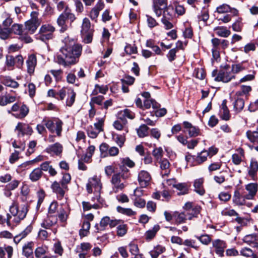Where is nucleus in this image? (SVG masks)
<instances>
[{
    "label": "nucleus",
    "instance_id": "obj_1",
    "mask_svg": "<svg viewBox=\"0 0 258 258\" xmlns=\"http://www.w3.org/2000/svg\"><path fill=\"white\" fill-rule=\"evenodd\" d=\"M61 54L57 57V63L64 67H69L77 63L81 55L82 47L72 40H66L64 45L60 50Z\"/></svg>",
    "mask_w": 258,
    "mask_h": 258
},
{
    "label": "nucleus",
    "instance_id": "obj_2",
    "mask_svg": "<svg viewBox=\"0 0 258 258\" xmlns=\"http://www.w3.org/2000/svg\"><path fill=\"white\" fill-rule=\"evenodd\" d=\"M121 167V172L114 174L111 179L112 191L117 193L122 190L126 185V180L130 178V173L128 169Z\"/></svg>",
    "mask_w": 258,
    "mask_h": 258
},
{
    "label": "nucleus",
    "instance_id": "obj_3",
    "mask_svg": "<svg viewBox=\"0 0 258 258\" xmlns=\"http://www.w3.org/2000/svg\"><path fill=\"white\" fill-rule=\"evenodd\" d=\"M86 188L89 193L94 192L95 196L92 198L93 201L95 202L96 201L99 203H103L104 200L100 196L102 184L100 182V179L97 177V176H94L89 179Z\"/></svg>",
    "mask_w": 258,
    "mask_h": 258
},
{
    "label": "nucleus",
    "instance_id": "obj_4",
    "mask_svg": "<svg viewBox=\"0 0 258 258\" xmlns=\"http://www.w3.org/2000/svg\"><path fill=\"white\" fill-rule=\"evenodd\" d=\"M9 211L14 218V221L18 223L25 218L28 212L27 205L25 204L19 206L17 203L13 202L10 207Z\"/></svg>",
    "mask_w": 258,
    "mask_h": 258
},
{
    "label": "nucleus",
    "instance_id": "obj_5",
    "mask_svg": "<svg viewBox=\"0 0 258 258\" xmlns=\"http://www.w3.org/2000/svg\"><path fill=\"white\" fill-rule=\"evenodd\" d=\"M76 19L75 15L72 13L71 10L69 8H66L63 12L59 15L56 20L57 25L60 28V31L64 32L68 30V26L66 23L67 20L72 23Z\"/></svg>",
    "mask_w": 258,
    "mask_h": 258
},
{
    "label": "nucleus",
    "instance_id": "obj_6",
    "mask_svg": "<svg viewBox=\"0 0 258 258\" xmlns=\"http://www.w3.org/2000/svg\"><path fill=\"white\" fill-rule=\"evenodd\" d=\"M46 127L52 134L56 133L58 137H61L62 131V121L58 118L53 119L44 118L42 120Z\"/></svg>",
    "mask_w": 258,
    "mask_h": 258
},
{
    "label": "nucleus",
    "instance_id": "obj_7",
    "mask_svg": "<svg viewBox=\"0 0 258 258\" xmlns=\"http://www.w3.org/2000/svg\"><path fill=\"white\" fill-rule=\"evenodd\" d=\"M57 94L59 100H63L67 96L66 103L68 107H71L75 101L76 93L71 88L62 87L57 91Z\"/></svg>",
    "mask_w": 258,
    "mask_h": 258
},
{
    "label": "nucleus",
    "instance_id": "obj_8",
    "mask_svg": "<svg viewBox=\"0 0 258 258\" xmlns=\"http://www.w3.org/2000/svg\"><path fill=\"white\" fill-rule=\"evenodd\" d=\"M39 13L32 11L30 14L31 19L25 22V30L28 33L33 34L40 25L41 21L38 18Z\"/></svg>",
    "mask_w": 258,
    "mask_h": 258
},
{
    "label": "nucleus",
    "instance_id": "obj_9",
    "mask_svg": "<svg viewBox=\"0 0 258 258\" xmlns=\"http://www.w3.org/2000/svg\"><path fill=\"white\" fill-rule=\"evenodd\" d=\"M55 30L54 27L51 24L42 25L39 31L38 39L43 42L52 39Z\"/></svg>",
    "mask_w": 258,
    "mask_h": 258
},
{
    "label": "nucleus",
    "instance_id": "obj_10",
    "mask_svg": "<svg viewBox=\"0 0 258 258\" xmlns=\"http://www.w3.org/2000/svg\"><path fill=\"white\" fill-rule=\"evenodd\" d=\"M93 31L89 20L87 18H84L82 25L81 35L85 43H89L92 41Z\"/></svg>",
    "mask_w": 258,
    "mask_h": 258
},
{
    "label": "nucleus",
    "instance_id": "obj_11",
    "mask_svg": "<svg viewBox=\"0 0 258 258\" xmlns=\"http://www.w3.org/2000/svg\"><path fill=\"white\" fill-rule=\"evenodd\" d=\"M15 130L17 132V135L19 137L25 135L31 136L33 132L32 128L29 124L23 122H19Z\"/></svg>",
    "mask_w": 258,
    "mask_h": 258
},
{
    "label": "nucleus",
    "instance_id": "obj_12",
    "mask_svg": "<svg viewBox=\"0 0 258 258\" xmlns=\"http://www.w3.org/2000/svg\"><path fill=\"white\" fill-rule=\"evenodd\" d=\"M166 8H167V0L153 1V10L157 17H160Z\"/></svg>",
    "mask_w": 258,
    "mask_h": 258
},
{
    "label": "nucleus",
    "instance_id": "obj_13",
    "mask_svg": "<svg viewBox=\"0 0 258 258\" xmlns=\"http://www.w3.org/2000/svg\"><path fill=\"white\" fill-rule=\"evenodd\" d=\"M138 181L142 188L146 187L150 184L151 176L148 171L142 170L138 174Z\"/></svg>",
    "mask_w": 258,
    "mask_h": 258
},
{
    "label": "nucleus",
    "instance_id": "obj_14",
    "mask_svg": "<svg viewBox=\"0 0 258 258\" xmlns=\"http://www.w3.org/2000/svg\"><path fill=\"white\" fill-rule=\"evenodd\" d=\"M234 78V75L229 71L224 69L219 72L215 78V80L216 81H221L224 83H228Z\"/></svg>",
    "mask_w": 258,
    "mask_h": 258
},
{
    "label": "nucleus",
    "instance_id": "obj_15",
    "mask_svg": "<svg viewBox=\"0 0 258 258\" xmlns=\"http://www.w3.org/2000/svg\"><path fill=\"white\" fill-rule=\"evenodd\" d=\"M92 247V245L88 242H83L78 245L76 251L79 254V258H86L88 256V252Z\"/></svg>",
    "mask_w": 258,
    "mask_h": 258
},
{
    "label": "nucleus",
    "instance_id": "obj_16",
    "mask_svg": "<svg viewBox=\"0 0 258 258\" xmlns=\"http://www.w3.org/2000/svg\"><path fill=\"white\" fill-rule=\"evenodd\" d=\"M246 135L250 142L253 144L249 146L250 149H254L258 152V128L256 131H248Z\"/></svg>",
    "mask_w": 258,
    "mask_h": 258
},
{
    "label": "nucleus",
    "instance_id": "obj_17",
    "mask_svg": "<svg viewBox=\"0 0 258 258\" xmlns=\"http://www.w3.org/2000/svg\"><path fill=\"white\" fill-rule=\"evenodd\" d=\"M245 189L248 191V194L244 195L243 198L247 200H252L257 192V184L256 183H249L246 185Z\"/></svg>",
    "mask_w": 258,
    "mask_h": 258
},
{
    "label": "nucleus",
    "instance_id": "obj_18",
    "mask_svg": "<svg viewBox=\"0 0 258 258\" xmlns=\"http://www.w3.org/2000/svg\"><path fill=\"white\" fill-rule=\"evenodd\" d=\"M213 247L215 249L216 253L220 256H222L224 250L226 247V243L221 240L216 239L212 242Z\"/></svg>",
    "mask_w": 258,
    "mask_h": 258
},
{
    "label": "nucleus",
    "instance_id": "obj_19",
    "mask_svg": "<svg viewBox=\"0 0 258 258\" xmlns=\"http://www.w3.org/2000/svg\"><path fill=\"white\" fill-rule=\"evenodd\" d=\"M51 188L52 191L57 195V198L59 200L64 197L65 192L68 190L66 188H63L59 182L56 181L52 183Z\"/></svg>",
    "mask_w": 258,
    "mask_h": 258
},
{
    "label": "nucleus",
    "instance_id": "obj_20",
    "mask_svg": "<svg viewBox=\"0 0 258 258\" xmlns=\"http://www.w3.org/2000/svg\"><path fill=\"white\" fill-rule=\"evenodd\" d=\"M258 171V162L255 159H251L248 167V174L253 180L256 179V174Z\"/></svg>",
    "mask_w": 258,
    "mask_h": 258
},
{
    "label": "nucleus",
    "instance_id": "obj_21",
    "mask_svg": "<svg viewBox=\"0 0 258 258\" xmlns=\"http://www.w3.org/2000/svg\"><path fill=\"white\" fill-rule=\"evenodd\" d=\"M27 72L32 75L34 72L37 64V58L35 54L30 55L26 60Z\"/></svg>",
    "mask_w": 258,
    "mask_h": 258
},
{
    "label": "nucleus",
    "instance_id": "obj_22",
    "mask_svg": "<svg viewBox=\"0 0 258 258\" xmlns=\"http://www.w3.org/2000/svg\"><path fill=\"white\" fill-rule=\"evenodd\" d=\"M236 151V153L232 156V161L235 165H238L245 158L244 151L241 148H238Z\"/></svg>",
    "mask_w": 258,
    "mask_h": 258
},
{
    "label": "nucleus",
    "instance_id": "obj_23",
    "mask_svg": "<svg viewBox=\"0 0 258 258\" xmlns=\"http://www.w3.org/2000/svg\"><path fill=\"white\" fill-rule=\"evenodd\" d=\"M183 124L184 127L188 132L189 137H197L200 135L199 128L195 126H193L191 123L185 121L183 122Z\"/></svg>",
    "mask_w": 258,
    "mask_h": 258
},
{
    "label": "nucleus",
    "instance_id": "obj_24",
    "mask_svg": "<svg viewBox=\"0 0 258 258\" xmlns=\"http://www.w3.org/2000/svg\"><path fill=\"white\" fill-rule=\"evenodd\" d=\"M127 121L125 119L122 118L121 117L115 120L113 124L114 127L118 131L123 130L125 133H127L128 132V127L126 125Z\"/></svg>",
    "mask_w": 258,
    "mask_h": 258
},
{
    "label": "nucleus",
    "instance_id": "obj_25",
    "mask_svg": "<svg viewBox=\"0 0 258 258\" xmlns=\"http://www.w3.org/2000/svg\"><path fill=\"white\" fill-rule=\"evenodd\" d=\"M204 182V178H200L196 179L194 182V190L200 196H203L205 194V190L203 186Z\"/></svg>",
    "mask_w": 258,
    "mask_h": 258
},
{
    "label": "nucleus",
    "instance_id": "obj_26",
    "mask_svg": "<svg viewBox=\"0 0 258 258\" xmlns=\"http://www.w3.org/2000/svg\"><path fill=\"white\" fill-rule=\"evenodd\" d=\"M46 152L49 154H53L58 156L61 154L62 151V146L59 143L49 146L46 149Z\"/></svg>",
    "mask_w": 258,
    "mask_h": 258
},
{
    "label": "nucleus",
    "instance_id": "obj_27",
    "mask_svg": "<svg viewBox=\"0 0 258 258\" xmlns=\"http://www.w3.org/2000/svg\"><path fill=\"white\" fill-rule=\"evenodd\" d=\"M1 82L8 87L13 88H17L19 87V84L17 82L12 79L10 77L7 76H1L0 77Z\"/></svg>",
    "mask_w": 258,
    "mask_h": 258
},
{
    "label": "nucleus",
    "instance_id": "obj_28",
    "mask_svg": "<svg viewBox=\"0 0 258 258\" xmlns=\"http://www.w3.org/2000/svg\"><path fill=\"white\" fill-rule=\"evenodd\" d=\"M243 241L254 247L258 242V234L252 233L245 235L242 239Z\"/></svg>",
    "mask_w": 258,
    "mask_h": 258
},
{
    "label": "nucleus",
    "instance_id": "obj_29",
    "mask_svg": "<svg viewBox=\"0 0 258 258\" xmlns=\"http://www.w3.org/2000/svg\"><path fill=\"white\" fill-rule=\"evenodd\" d=\"M103 8V3L101 1H99L90 12V17L91 19L93 20H96L99 16L100 11L102 10Z\"/></svg>",
    "mask_w": 258,
    "mask_h": 258
},
{
    "label": "nucleus",
    "instance_id": "obj_30",
    "mask_svg": "<svg viewBox=\"0 0 258 258\" xmlns=\"http://www.w3.org/2000/svg\"><path fill=\"white\" fill-rule=\"evenodd\" d=\"M110 222V218L108 216H105L102 218L100 222L99 225L96 224L95 227L96 232H98L100 231H103L105 229L107 225H109Z\"/></svg>",
    "mask_w": 258,
    "mask_h": 258
},
{
    "label": "nucleus",
    "instance_id": "obj_31",
    "mask_svg": "<svg viewBox=\"0 0 258 258\" xmlns=\"http://www.w3.org/2000/svg\"><path fill=\"white\" fill-rule=\"evenodd\" d=\"M216 34L220 37H228L231 34L230 31L224 26H217L214 28Z\"/></svg>",
    "mask_w": 258,
    "mask_h": 258
},
{
    "label": "nucleus",
    "instance_id": "obj_32",
    "mask_svg": "<svg viewBox=\"0 0 258 258\" xmlns=\"http://www.w3.org/2000/svg\"><path fill=\"white\" fill-rule=\"evenodd\" d=\"M160 228L158 224L155 225L152 229H149L147 231L145 234V237L147 240H150L152 239L156 235L157 232Z\"/></svg>",
    "mask_w": 258,
    "mask_h": 258
},
{
    "label": "nucleus",
    "instance_id": "obj_33",
    "mask_svg": "<svg viewBox=\"0 0 258 258\" xmlns=\"http://www.w3.org/2000/svg\"><path fill=\"white\" fill-rule=\"evenodd\" d=\"M170 163L168 160L164 159L160 162V168L162 170L161 174L163 176H168L170 173Z\"/></svg>",
    "mask_w": 258,
    "mask_h": 258
},
{
    "label": "nucleus",
    "instance_id": "obj_34",
    "mask_svg": "<svg viewBox=\"0 0 258 258\" xmlns=\"http://www.w3.org/2000/svg\"><path fill=\"white\" fill-rule=\"evenodd\" d=\"M32 230V226L31 225L28 226L20 234L16 235L14 237V242L16 243L19 242L22 239L25 237L29 233H30Z\"/></svg>",
    "mask_w": 258,
    "mask_h": 258
},
{
    "label": "nucleus",
    "instance_id": "obj_35",
    "mask_svg": "<svg viewBox=\"0 0 258 258\" xmlns=\"http://www.w3.org/2000/svg\"><path fill=\"white\" fill-rule=\"evenodd\" d=\"M16 100V97L9 94L0 95V105L5 106L8 104L14 102Z\"/></svg>",
    "mask_w": 258,
    "mask_h": 258
},
{
    "label": "nucleus",
    "instance_id": "obj_36",
    "mask_svg": "<svg viewBox=\"0 0 258 258\" xmlns=\"http://www.w3.org/2000/svg\"><path fill=\"white\" fill-rule=\"evenodd\" d=\"M33 243L28 242L23 247V253L27 258H33Z\"/></svg>",
    "mask_w": 258,
    "mask_h": 258
},
{
    "label": "nucleus",
    "instance_id": "obj_37",
    "mask_svg": "<svg viewBox=\"0 0 258 258\" xmlns=\"http://www.w3.org/2000/svg\"><path fill=\"white\" fill-rule=\"evenodd\" d=\"M42 171L40 168L34 169L29 175L30 179L33 182L38 180L42 176Z\"/></svg>",
    "mask_w": 258,
    "mask_h": 258
},
{
    "label": "nucleus",
    "instance_id": "obj_38",
    "mask_svg": "<svg viewBox=\"0 0 258 258\" xmlns=\"http://www.w3.org/2000/svg\"><path fill=\"white\" fill-rule=\"evenodd\" d=\"M143 106L146 109H148L150 108L151 106L153 109H156L160 107V104L157 102L155 100L150 99H145L144 101Z\"/></svg>",
    "mask_w": 258,
    "mask_h": 258
},
{
    "label": "nucleus",
    "instance_id": "obj_39",
    "mask_svg": "<svg viewBox=\"0 0 258 258\" xmlns=\"http://www.w3.org/2000/svg\"><path fill=\"white\" fill-rule=\"evenodd\" d=\"M187 216V213L185 212H181L180 213L175 212L174 213L175 222L178 224L185 223L186 220L187 219V218H186Z\"/></svg>",
    "mask_w": 258,
    "mask_h": 258
},
{
    "label": "nucleus",
    "instance_id": "obj_40",
    "mask_svg": "<svg viewBox=\"0 0 258 258\" xmlns=\"http://www.w3.org/2000/svg\"><path fill=\"white\" fill-rule=\"evenodd\" d=\"M5 251L8 254V257L11 258L13 255V248L11 246H5L4 247H0V257H4Z\"/></svg>",
    "mask_w": 258,
    "mask_h": 258
},
{
    "label": "nucleus",
    "instance_id": "obj_41",
    "mask_svg": "<svg viewBox=\"0 0 258 258\" xmlns=\"http://www.w3.org/2000/svg\"><path fill=\"white\" fill-rule=\"evenodd\" d=\"M20 109V112L13 113V115L17 118H23L25 117L29 112V109L28 107L25 105L21 106Z\"/></svg>",
    "mask_w": 258,
    "mask_h": 258
},
{
    "label": "nucleus",
    "instance_id": "obj_42",
    "mask_svg": "<svg viewBox=\"0 0 258 258\" xmlns=\"http://www.w3.org/2000/svg\"><path fill=\"white\" fill-rule=\"evenodd\" d=\"M56 218L54 217H49L41 223V226L47 229L56 223Z\"/></svg>",
    "mask_w": 258,
    "mask_h": 258
},
{
    "label": "nucleus",
    "instance_id": "obj_43",
    "mask_svg": "<svg viewBox=\"0 0 258 258\" xmlns=\"http://www.w3.org/2000/svg\"><path fill=\"white\" fill-rule=\"evenodd\" d=\"M116 210L118 212L127 216H133L136 214V212L130 208H124L120 206H117Z\"/></svg>",
    "mask_w": 258,
    "mask_h": 258
},
{
    "label": "nucleus",
    "instance_id": "obj_44",
    "mask_svg": "<svg viewBox=\"0 0 258 258\" xmlns=\"http://www.w3.org/2000/svg\"><path fill=\"white\" fill-rule=\"evenodd\" d=\"M221 113V118L222 119L225 120H228L230 118V114L229 110L226 105V103L224 101L222 104V108L220 111Z\"/></svg>",
    "mask_w": 258,
    "mask_h": 258
},
{
    "label": "nucleus",
    "instance_id": "obj_45",
    "mask_svg": "<svg viewBox=\"0 0 258 258\" xmlns=\"http://www.w3.org/2000/svg\"><path fill=\"white\" fill-rule=\"evenodd\" d=\"M208 156L207 150H204L198 154L196 161L199 164H202L207 160Z\"/></svg>",
    "mask_w": 258,
    "mask_h": 258
},
{
    "label": "nucleus",
    "instance_id": "obj_46",
    "mask_svg": "<svg viewBox=\"0 0 258 258\" xmlns=\"http://www.w3.org/2000/svg\"><path fill=\"white\" fill-rule=\"evenodd\" d=\"M165 250L164 247L161 245H158L150 251V255L152 258H157L159 254Z\"/></svg>",
    "mask_w": 258,
    "mask_h": 258
},
{
    "label": "nucleus",
    "instance_id": "obj_47",
    "mask_svg": "<svg viewBox=\"0 0 258 258\" xmlns=\"http://www.w3.org/2000/svg\"><path fill=\"white\" fill-rule=\"evenodd\" d=\"M175 187L179 190V191L177 193L179 196L187 194L188 192V188L185 183L177 184Z\"/></svg>",
    "mask_w": 258,
    "mask_h": 258
},
{
    "label": "nucleus",
    "instance_id": "obj_48",
    "mask_svg": "<svg viewBox=\"0 0 258 258\" xmlns=\"http://www.w3.org/2000/svg\"><path fill=\"white\" fill-rule=\"evenodd\" d=\"M149 127L145 124H143L140 126L137 130V134L140 138H144L146 137L148 134Z\"/></svg>",
    "mask_w": 258,
    "mask_h": 258
},
{
    "label": "nucleus",
    "instance_id": "obj_49",
    "mask_svg": "<svg viewBox=\"0 0 258 258\" xmlns=\"http://www.w3.org/2000/svg\"><path fill=\"white\" fill-rule=\"evenodd\" d=\"M119 114L121 115L120 117L123 119L128 118L129 119H133L135 116V113L128 109H125L121 111Z\"/></svg>",
    "mask_w": 258,
    "mask_h": 258
},
{
    "label": "nucleus",
    "instance_id": "obj_50",
    "mask_svg": "<svg viewBox=\"0 0 258 258\" xmlns=\"http://www.w3.org/2000/svg\"><path fill=\"white\" fill-rule=\"evenodd\" d=\"M244 106V100L242 98H237L234 102V108L238 112L241 111Z\"/></svg>",
    "mask_w": 258,
    "mask_h": 258
},
{
    "label": "nucleus",
    "instance_id": "obj_51",
    "mask_svg": "<svg viewBox=\"0 0 258 258\" xmlns=\"http://www.w3.org/2000/svg\"><path fill=\"white\" fill-rule=\"evenodd\" d=\"M71 176L69 173H65L63 175L62 178L59 183L63 188H66L68 190V184L70 182Z\"/></svg>",
    "mask_w": 258,
    "mask_h": 258
},
{
    "label": "nucleus",
    "instance_id": "obj_52",
    "mask_svg": "<svg viewBox=\"0 0 258 258\" xmlns=\"http://www.w3.org/2000/svg\"><path fill=\"white\" fill-rule=\"evenodd\" d=\"M11 33L13 32L15 34L22 35L23 32V25L19 24H14L11 29H9Z\"/></svg>",
    "mask_w": 258,
    "mask_h": 258
},
{
    "label": "nucleus",
    "instance_id": "obj_53",
    "mask_svg": "<svg viewBox=\"0 0 258 258\" xmlns=\"http://www.w3.org/2000/svg\"><path fill=\"white\" fill-rule=\"evenodd\" d=\"M134 201V205L137 208H143L146 205V201L139 197L133 198Z\"/></svg>",
    "mask_w": 258,
    "mask_h": 258
},
{
    "label": "nucleus",
    "instance_id": "obj_54",
    "mask_svg": "<svg viewBox=\"0 0 258 258\" xmlns=\"http://www.w3.org/2000/svg\"><path fill=\"white\" fill-rule=\"evenodd\" d=\"M108 87L106 85L99 86V85H96L95 86V89L93 90L92 93L94 95H96L98 93V92H99L105 94L108 91Z\"/></svg>",
    "mask_w": 258,
    "mask_h": 258
},
{
    "label": "nucleus",
    "instance_id": "obj_55",
    "mask_svg": "<svg viewBox=\"0 0 258 258\" xmlns=\"http://www.w3.org/2000/svg\"><path fill=\"white\" fill-rule=\"evenodd\" d=\"M196 237L202 244L205 245H208L212 240L211 237L208 234H203Z\"/></svg>",
    "mask_w": 258,
    "mask_h": 258
},
{
    "label": "nucleus",
    "instance_id": "obj_56",
    "mask_svg": "<svg viewBox=\"0 0 258 258\" xmlns=\"http://www.w3.org/2000/svg\"><path fill=\"white\" fill-rule=\"evenodd\" d=\"M68 212L63 208L60 209L58 214V218L59 221L62 223L66 222L68 219Z\"/></svg>",
    "mask_w": 258,
    "mask_h": 258
},
{
    "label": "nucleus",
    "instance_id": "obj_57",
    "mask_svg": "<svg viewBox=\"0 0 258 258\" xmlns=\"http://www.w3.org/2000/svg\"><path fill=\"white\" fill-rule=\"evenodd\" d=\"M201 208L199 206H196L192 209V212H186L187 215V219L190 220L193 217H197L200 212Z\"/></svg>",
    "mask_w": 258,
    "mask_h": 258
},
{
    "label": "nucleus",
    "instance_id": "obj_58",
    "mask_svg": "<svg viewBox=\"0 0 258 258\" xmlns=\"http://www.w3.org/2000/svg\"><path fill=\"white\" fill-rule=\"evenodd\" d=\"M230 11H231V8L227 4L221 5L216 9V12L219 14L228 13Z\"/></svg>",
    "mask_w": 258,
    "mask_h": 258
},
{
    "label": "nucleus",
    "instance_id": "obj_59",
    "mask_svg": "<svg viewBox=\"0 0 258 258\" xmlns=\"http://www.w3.org/2000/svg\"><path fill=\"white\" fill-rule=\"evenodd\" d=\"M11 31L8 28H2L0 25V38L2 39L6 40L9 37Z\"/></svg>",
    "mask_w": 258,
    "mask_h": 258
},
{
    "label": "nucleus",
    "instance_id": "obj_60",
    "mask_svg": "<svg viewBox=\"0 0 258 258\" xmlns=\"http://www.w3.org/2000/svg\"><path fill=\"white\" fill-rule=\"evenodd\" d=\"M244 199L243 200L241 198L240 193L238 191H235L233 198V201L234 203L238 205H242L244 204Z\"/></svg>",
    "mask_w": 258,
    "mask_h": 258
},
{
    "label": "nucleus",
    "instance_id": "obj_61",
    "mask_svg": "<svg viewBox=\"0 0 258 258\" xmlns=\"http://www.w3.org/2000/svg\"><path fill=\"white\" fill-rule=\"evenodd\" d=\"M46 246H40L37 247L35 251V256L37 258H40L45 254L47 250Z\"/></svg>",
    "mask_w": 258,
    "mask_h": 258
},
{
    "label": "nucleus",
    "instance_id": "obj_62",
    "mask_svg": "<svg viewBox=\"0 0 258 258\" xmlns=\"http://www.w3.org/2000/svg\"><path fill=\"white\" fill-rule=\"evenodd\" d=\"M163 153V151L161 147L156 148L152 152L153 156L157 160L160 159L162 157Z\"/></svg>",
    "mask_w": 258,
    "mask_h": 258
},
{
    "label": "nucleus",
    "instance_id": "obj_63",
    "mask_svg": "<svg viewBox=\"0 0 258 258\" xmlns=\"http://www.w3.org/2000/svg\"><path fill=\"white\" fill-rule=\"evenodd\" d=\"M97 122L94 124V128L97 131V132H101L103 131V126L104 125V118H97Z\"/></svg>",
    "mask_w": 258,
    "mask_h": 258
},
{
    "label": "nucleus",
    "instance_id": "obj_64",
    "mask_svg": "<svg viewBox=\"0 0 258 258\" xmlns=\"http://www.w3.org/2000/svg\"><path fill=\"white\" fill-rule=\"evenodd\" d=\"M127 226L125 224L119 225L117 227V235L119 236H124L127 232Z\"/></svg>",
    "mask_w": 258,
    "mask_h": 258
}]
</instances>
